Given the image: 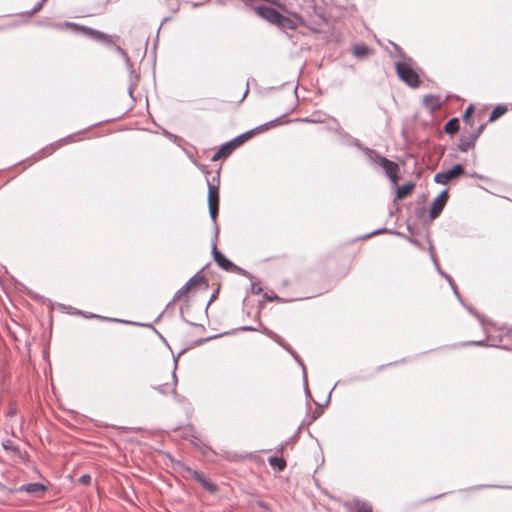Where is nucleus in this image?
Returning <instances> with one entry per match:
<instances>
[{"label": "nucleus", "instance_id": "nucleus-6", "mask_svg": "<svg viewBox=\"0 0 512 512\" xmlns=\"http://www.w3.org/2000/svg\"><path fill=\"white\" fill-rule=\"evenodd\" d=\"M464 174V167L461 164H456L451 169L439 172L434 176V181L438 184L445 185L450 181L462 176Z\"/></svg>", "mask_w": 512, "mask_h": 512}, {"label": "nucleus", "instance_id": "nucleus-10", "mask_svg": "<svg viewBox=\"0 0 512 512\" xmlns=\"http://www.w3.org/2000/svg\"><path fill=\"white\" fill-rule=\"evenodd\" d=\"M378 163L384 169L385 173L390 178V180L394 184H396L398 182V171H399L398 165L395 162L390 161L384 157H380L378 160Z\"/></svg>", "mask_w": 512, "mask_h": 512}, {"label": "nucleus", "instance_id": "nucleus-8", "mask_svg": "<svg viewBox=\"0 0 512 512\" xmlns=\"http://www.w3.org/2000/svg\"><path fill=\"white\" fill-rule=\"evenodd\" d=\"M185 473L187 477H191L197 482H199L203 488H205L209 492H216L217 487L215 484H213L209 479H207L201 472L196 471L190 467H186Z\"/></svg>", "mask_w": 512, "mask_h": 512}, {"label": "nucleus", "instance_id": "nucleus-1", "mask_svg": "<svg viewBox=\"0 0 512 512\" xmlns=\"http://www.w3.org/2000/svg\"><path fill=\"white\" fill-rule=\"evenodd\" d=\"M208 287L206 279L200 273L194 275L182 288H180L173 297V303H181L188 306L199 290H205Z\"/></svg>", "mask_w": 512, "mask_h": 512}, {"label": "nucleus", "instance_id": "nucleus-21", "mask_svg": "<svg viewBox=\"0 0 512 512\" xmlns=\"http://www.w3.org/2000/svg\"><path fill=\"white\" fill-rule=\"evenodd\" d=\"M368 52L369 49L364 45L356 46L354 48V54L358 57L366 56Z\"/></svg>", "mask_w": 512, "mask_h": 512}, {"label": "nucleus", "instance_id": "nucleus-5", "mask_svg": "<svg viewBox=\"0 0 512 512\" xmlns=\"http://www.w3.org/2000/svg\"><path fill=\"white\" fill-rule=\"evenodd\" d=\"M219 182L218 177L208 181V207L213 220H216L219 212Z\"/></svg>", "mask_w": 512, "mask_h": 512}, {"label": "nucleus", "instance_id": "nucleus-18", "mask_svg": "<svg viewBox=\"0 0 512 512\" xmlns=\"http://www.w3.org/2000/svg\"><path fill=\"white\" fill-rule=\"evenodd\" d=\"M507 107L503 105H499L496 108L493 109V111L490 114L489 122H494L501 116H503L507 112Z\"/></svg>", "mask_w": 512, "mask_h": 512}, {"label": "nucleus", "instance_id": "nucleus-13", "mask_svg": "<svg viewBox=\"0 0 512 512\" xmlns=\"http://www.w3.org/2000/svg\"><path fill=\"white\" fill-rule=\"evenodd\" d=\"M47 487L41 483H29L20 487V491L27 492L29 494H40L44 493Z\"/></svg>", "mask_w": 512, "mask_h": 512}, {"label": "nucleus", "instance_id": "nucleus-25", "mask_svg": "<svg viewBox=\"0 0 512 512\" xmlns=\"http://www.w3.org/2000/svg\"><path fill=\"white\" fill-rule=\"evenodd\" d=\"M510 332L512 333V329L510 330Z\"/></svg>", "mask_w": 512, "mask_h": 512}, {"label": "nucleus", "instance_id": "nucleus-17", "mask_svg": "<svg viewBox=\"0 0 512 512\" xmlns=\"http://www.w3.org/2000/svg\"><path fill=\"white\" fill-rule=\"evenodd\" d=\"M459 130V121L457 118L450 119L444 126V131L447 134H455Z\"/></svg>", "mask_w": 512, "mask_h": 512}, {"label": "nucleus", "instance_id": "nucleus-23", "mask_svg": "<svg viewBox=\"0 0 512 512\" xmlns=\"http://www.w3.org/2000/svg\"><path fill=\"white\" fill-rule=\"evenodd\" d=\"M473 112H474V108H473V106H469V107L466 109V111H465V113H464V115H463V120H464L465 122H469V119H470L471 115L473 114Z\"/></svg>", "mask_w": 512, "mask_h": 512}, {"label": "nucleus", "instance_id": "nucleus-12", "mask_svg": "<svg viewBox=\"0 0 512 512\" xmlns=\"http://www.w3.org/2000/svg\"><path fill=\"white\" fill-rule=\"evenodd\" d=\"M213 256H214V261L222 269H224L226 271L233 269L234 264L231 261H229L220 251H218L216 246H214V248H213Z\"/></svg>", "mask_w": 512, "mask_h": 512}, {"label": "nucleus", "instance_id": "nucleus-7", "mask_svg": "<svg viewBox=\"0 0 512 512\" xmlns=\"http://www.w3.org/2000/svg\"><path fill=\"white\" fill-rule=\"evenodd\" d=\"M64 27L65 28H68L70 30H73V31H76V32H81L85 35H88L96 40H102V41H108L109 37L108 35L100 32V31H97V30H94V29H91L89 27H86V26H82V25H79L77 23H73V22H66L64 24Z\"/></svg>", "mask_w": 512, "mask_h": 512}, {"label": "nucleus", "instance_id": "nucleus-3", "mask_svg": "<svg viewBox=\"0 0 512 512\" xmlns=\"http://www.w3.org/2000/svg\"><path fill=\"white\" fill-rule=\"evenodd\" d=\"M398 77L411 88L420 86V77L410 61H399L395 64Z\"/></svg>", "mask_w": 512, "mask_h": 512}, {"label": "nucleus", "instance_id": "nucleus-15", "mask_svg": "<svg viewBox=\"0 0 512 512\" xmlns=\"http://www.w3.org/2000/svg\"><path fill=\"white\" fill-rule=\"evenodd\" d=\"M424 104L431 110H437L440 108L439 98L433 95L425 96L423 99Z\"/></svg>", "mask_w": 512, "mask_h": 512}, {"label": "nucleus", "instance_id": "nucleus-16", "mask_svg": "<svg viewBox=\"0 0 512 512\" xmlns=\"http://www.w3.org/2000/svg\"><path fill=\"white\" fill-rule=\"evenodd\" d=\"M268 462L271 467L277 469L278 471H283L286 467V461L283 458L279 457H269Z\"/></svg>", "mask_w": 512, "mask_h": 512}, {"label": "nucleus", "instance_id": "nucleus-4", "mask_svg": "<svg viewBox=\"0 0 512 512\" xmlns=\"http://www.w3.org/2000/svg\"><path fill=\"white\" fill-rule=\"evenodd\" d=\"M255 134V131L254 130H251V131H248L240 136H238L237 138H235L234 140H232L231 142L223 145L213 156H212V160L213 161H217L219 159H222V158H226L228 157L234 149L238 148L239 146H241L244 142H246L248 139H250L253 135Z\"/></svg>", "mask_w": 512, "mask_h": 512}, {"label": "nucleus", "instance_id": "nucleus-20", "mask_svg": "<svg viewBox=\"0 0 512 512\" xmlns=\"http://www.w3.org/2000/svg\"><path fill=\"white\" fill-rule=\"evenodd\" d=\"M354 505H355L354 512H373L372 507L365 502L356 501Z\"/></svg>", "mask_w": 512, "mask_h": 512}, {"label": "nucleus", "instance_id": "nucleus-9", "mask_svg": "<svg viewBox=\"0 0 512 512\" xmlns=\"http://www.w3.org/2000/svg\"><path fill=\"white\" fill-rule=\"evenodd\" d=\"M448 201V191L445 190L441 192L432 202L430 210H429V216L431 219L437 218L442 210L444 209L446 203Z\"/></svg>", "mask_w": 512, "mask_h": 512}, {"label": "nucleus", "instance_id": "nucleus-19", "mask_svg": "<svg viewBox=\"0 0 512 512\" xmlns=\"http://www.w3.org/2000/svg\"><path fill=\"white\" fill-rule=\"evenodd\" d=\"M156 389H158L159 392L164 395L172 394L175 391V384L173 382L164 383L163 385H159V387Z\"/></svg>", "mask_w": 512, "mask_h": 512}, {"label": "nucleus", "instance_id": "nucleus-2", "mask_svg": "<svg viewBox=\"0 0 512 512\" xmlns=\"http://www.w3.org/2000/svg\"><path fill=\"white\" fill-rule=\"evenodd\" d=\"M254 11L256 14L265 20L269 21L272 24H275L277 26L283 27V28H293V21L280 14L278 11H276L273 8L267 7V6H257L254 7Z\"/></svg>", "mask_w": 512, "mask_h": 512}, {"label": "nucleus", "instance_id": "nucleus-22", "mask_svg": "<svg viewBox=\"0 0 512 512\" xmlns=\"http://www.w3.org/2000/svg\"><path fill=\"white\" fill-rule=\"evenodd\" d=\"M78 482L83 485H89L91 483V476L89 474H84L78 479Z\"/></svg>", "mask_w": 512, "mask_h": 512}, {"label": "nucleus", "instance_id": "nucleus-14", "mask_svg": "<svg viewBox=\"0 0 512 512\" xmlns=\"http://www.w3.org/2000/svg\"><path fill=\"white\" fill-rule=\"evenodd\" d=\"M414 187H415V185L413 183H407L403 186H400L397 189V194H396L397 199L401 200V199H404L405 197H407L409 194L412 193V191L414 190Z\"/></svg>", "mask_w": 512, "mask_h": 512}, {"label": "nucleus", "instance_id": "nucleus-24", "mask_svg": "<svg viewBox=\"0 0 512 512\" xmlns=\"http://www.w3.org/2000/svg\"><path fill=\"white\" fill-rule=\"evenodd\" d=\"M41 8V5L38 8L34 9V12H37Z\"/></svg>", "mask_w": 512, "mask_h": 512}, {"label": "nucleus", "instance_id": "nucleus-11", "mask_svg": "<svg viewBox=\"0 0 512 512\" xmlns=\"http://www.w3.org/2000/svg\"><path fill=\"white\" fill-rule=\"evenodd\" d=\"M484 128H485V124H482L478 128L476 133L468 135V136H464L463 135L460 138V141H459V144H458L459 150L462 151V152H467L470 149L474 148L476 140H477L478 136L480 135V133L483 131Z\"/></svg>", "mask_w": 512, "mask_h": 512}]
</instances>
